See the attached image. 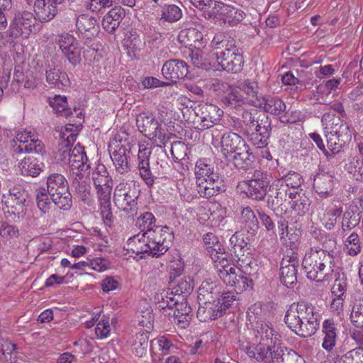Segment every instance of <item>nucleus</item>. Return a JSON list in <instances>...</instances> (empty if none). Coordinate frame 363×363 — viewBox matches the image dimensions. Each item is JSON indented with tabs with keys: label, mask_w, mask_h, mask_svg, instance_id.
Masks as SVG:
<instances>
[{
	"label": "nucleus",
	"mask_w": 363,
	"mask_h": 363,
	"mask_svg": "<svg viewBox=\"0 0 363 363\" xmlns=\"http://www.w3.org/2000/svg\"><path fill=\"white\" fill-rule=\"evenodd\" d=\"M57 5L50 0H35V12L40 21L48 22L57 14L58 11Z\"/></svg>",
	"instance_id": "bb28decb"
},
{
	"label": "nucleus",
	"mask_w": 363,
	"mask_h": 363,
	"mask_svg": "<svg viewBox=\"0 0 363 363\" xmlns=\"http://www.w3.org/2000/svg\"><path fill=\"white\" fill-rule=\"evenodd\" d=\"M299 262L296 257L287 256L282 259L280 267V280L286 287H293L297 283V268Z\"/></svg>",
	"instance_id": "f8f14e48"
},
{
	"label": "nucleus",
	"mask_w": 363,
	"mask_h": 363,
	"mask_svg": "<svg viewBox=\"0 0 363 363\" xmlns=\"http://www.w3.org/2000/svg\"><path fill=\"white\" fill-rule=\"evenodd\" d=\"M261 114L262 112L255 108L244 110L241 118H237V121L234 120L233 127L243 134H248L250 130H254L255 123L257 120L259 121Z\"/></svg>",
	"instance_id": "aec40b11"
},
{
	"label": "nucleus",
	"mask_w": 363,
	"mask_h": 363,
	"mask_svg": "<svg viewBox=\"0 0 363 363\" xmlns=\"http://www.w3.org/2000/svg\"><path fill=\"white\" fill-rule=\"evenodd\" d=\"M130 147L129 145L117 144L113 150H110L111 160L115 164L116 171L120 174L127 173L130 170L128 162Z\"/></svg>",
	"instance_id": "6ab92c4d"
},
{
	"label": "nucleus",
	"mask_w": 363,
	"mask_h": 363,
	"mask_svg": "<svg viewBox=\"0 0 363 363\" xmlns=\"http://www.w3.org/2000/svg\"><path fill=\"white\" fill-rule=\"evenodd\" d=\"M174 308L172 313L173 321L177 323L181 328H186L193 316L192 309L188 303L186 298H176L172 303V309Z\"/></svg>",
	"instance_id": "dca6fc26"
},
{
	"label": "nucleus",
	"mask_w": 363,
	"mask_h": 363,
	"mask_svg": "<svg viewBox=\"0 0 363 363\" xmlns=\"http://www.w3.org/2000/svg\"><path fill=\"white\" fill-rule=\"evenodd\" d=\"M46 81L52 87L62 89L69 84L67 73L57 67H50L45 72Z\"/></svg>",
	"instance_id": "c756f323"
},
{
	"label": "nucleus",
	"mask_w": 363,
	"mask_h": 363,
	"mask_svg": "<svg viewBox=\"0 0 363 363\" xmlns=\"http://www.w3.org/2000/svg\"><path fill=\"white\" fill-rule=\"evenodd\" d=\"M291 208L298 215L303 216L308 213L311 201L306 195V191H298L294 194L291 199Z\"/></svg>",
	"instance_id": "2f4dec72"
},
{
	"label": "nucleus",
	"mask_w": 363,
	"mask_h": 363,
	"mask_svg": "<svg viewBox=\"0 0 363 363\" xmlns=\"http://www.w3.org/2000/svg\"><path fill=\"white\" fill-rule=\"evenodd\" d=\"M148 239L145 233L144 232L142 238H140L139 235H135L133 238L128 240V245L130 247L133 253L136 255H140V258L144 257V255H151L153 257V252L155 250L152 247L148 242Z\"/></svg>",
	"instance_id": "b1692460"
},
{
	"label": "nucleus",
	"mask_w": 363,
	"mask_h": 363,
	"mask_svg": "<svg viewBox=\"0 0 363 363\" xmlns=\"http://www.w3.org/2000/svg\"><path fill=\"white\" fill-rule=\"evenodd\" d=\"M211 177L199 180L198 192L203 197L211 198L225 191V185L218 174Z\"/></svg>",
	"instance_id": "2eb2a0df"
},
{
	"label": "nucleus",
	"mask_w": 363,
	"mask_h": 363,
	"mask_svg": "<svg viewBox=\"0 0 363 363\" xmlns=\"http://www.w3.org/2000/svg\"><path fill=\"white\" fill-rule=\"evenodd\" d=\"M236 295L234 292L228 291L220 294L218 303V307L222 309V313H225L227 308L231 306L234 301H236Z\"/></svg>",
	"instance_id": "e2e57ef3"
},
{
	"label": "nucleus",
	"mask_w": 363,
	"mask_h": 363,
	"mask_svg": "<svg viewBox=\"0 0 363 363\" xmlns=\"http://www.w3.org/2000/svg\"><path fill=\"white\" fill-rule=\"evenodd\" d=\"M49 103L60 116L67 117L72 114L71 109L68 108L67 97L55 95L53 98H49Z\"/></svg>",
	"instance_id": "de8ad7c7"
},
{
	"label": "nucleus",
	"mask_w": 363,
	"mask_h": 363,
	"mask_svg": "<svg viewBox=\"0 0 363 363\" xmlns=\"http://www.w3.org/2000/svg\"><path fill=\"white\" fill-rule=\"evenodd\" d=\"M308 279L318 282L329 279L333 273V257L323 249L311 248L302 262Z\"/></svg>",
	"instance_id": "7ed1b4c3"
},
{
	"label": "nucleus",
	"mask_w": 363,
	"mask_h": 363,
	"mask_svg": "<svg viewBox=\"0 0 363 363\" xmlns=\"http://www.w3.org/2000/svg\"><path fill=\"white\" fill-rule=\"evenodd\" d=\"M100 213L104 224L107 226H111L114 221V216L111 210V201L100 203Z\"/></svg>",
	"instance_id": "0e129e2a"
},
{
	"label": "nucleus",
	"mask_w": 363,
	"mask_h": 363,
	"mask_svg": "<svg viewBox=\"0 0 363 363\" xmlns=\"http://www.w3.org/2000/svg\"><path fill=\"white\" fill-rule=\"evenodd\" d=\"M213 6L211 12L208 14L209 18H214L216 15L225 16V22L227 21V18L232 9V6L227 5L221 1H213Z\"/></svg>",
	"instance_id": "680f3d73"
},
{
	"label": "nucleus",
	"mask_w": 363,
	"mask_h": 363,
	"mask_svg": "<svg viewBox=\"0 0 363 363\" xmlns=\"http://www.w3.org/2000/svg\"><path fill=\"white\" fill-rule=\"evenodd\" d=\"M242 218L244 228L248 233L254 235L259 228L258 220L250 207H245L242 211Z\"/></svg>",
	"instance_id": "37998d69"
},
{
	"label": "nucleus",
	"mask_w": 363,
	"mask_h": 363,
	"mask_svg": "<svg viewBox=\"0 0 363 363\" xmlns=\"http://www.w3.org/2000/svg\"><path fill=\"white\" fill-rule=\"evenodd\" d=\"M40 26L32 12L28 11H17L11 21L7 32L9 41L12 42L20 36L28 38L32 33L40 30Z\"/></svg>",
	"instance_id": "39448f33"
},
{
	"label": "nucleus",
	"mask_w": 363,
	"mask_h": 363,
	"mask_svg": "<svg viewBox=\"0 0 363 363\" xmlns=\"http://www.w3.org/2000/svg\"><path fill=\"white\" fill-rule=\"evenodd\" d=\"M155 218L150 212H146L138 218L137 225L142 228V231L145 232L148 229L155 228L154 225Z\"/></svg>",
	"instance_id": "69168bd1"
},
{
	"label": "nucleus",
	"mask_w": 363,
	"mask_h": 363,
	"mask_svg": "<svg viewBox=\"0 0 363 363\" xmlns=\"http://www.w3.org/2000/svg\"><path fill=\"white\" fill-rule=\"evenodd\" d=\"M247 354L262 363H302L303 359L296 352L264 343L247 348Z\"/></svg>",
	"instance_id": "20e7f679"
},
{
	"label": "nucleus",
	"mask_w": 363,
	"mask_h": 363,
	"mask_svg": "<svg viewBox=\"0 0 363 363\" xmlns=\"http://www.w3.org/2000/svg\"><path fill=\"white\" fill-rule=\"evenodd\" d=\"M233 154V160L238 168L245 169L250 166L253 162V156L250 153V148L246 143Z\"/></svg>",
	"instance_id": "e433bc0d"
},
{
	"label": "nucleus",
	"mask_w": 363,
	"mask_h": 363,
	"mask_svg": "<svg viewBox=\"0 0 363 363\" xmlns=\"http://www.w3.org/2000/svg\"><path fill=\"white\" fill-rule=\"evenodd\" d=\"M67 164L72 171H77V176L84 177L89 174L90 164L88 163L84 148L80 146L74 147L72 150L71 156L67 159Z\"/></svg>",
	"instance_id": "4468645a"
},
{
	"label": "nucleus",
	"mask_w": 363,
	"mask_h": 363,
	"mask_svg": "<svg viewBox=\"0 0 363 363\" xmlns=\"http://www.w3.org/2000/svg\"><path fill=\"white\" fill-rule=\"evenodd\" d=\"M58 44L62 53L67 52L71 48L79 45V43L77 39L69 33L60 35Z\"/></svg>",
	"instance_id": "052dcab7"
},
{
	"label": "nucleus",
	"mask_w": 363,
	"mask_h": 363,
	"mask_svg": "<svg viewBox=\"0 0 363 363\" xmlns=\"http://www.w3.org/2000/svg\"><path fill=\"white\" fill-rule=\"evenodd\" d=\"M318 316L311 304L301 301L290 306L284 320L287 326L297 335L309 337L315 334L319 327Z\"/></svg>",
	"instance_id": "f03ea898"
},
{
	"label": "nucleus",
	"mask_w": 363,
	"mask_h": 363,
	"mask_svg": "<svg viewBox=\"0 0 363 363\" xmlns=\"http://www.w3.org/2000/svg\"><path fill=\"white\" fill-rule=\"evenodd\" d=\"M333 177L325 172L317 174L313 179V189L320 195L329 196L333 191Z\"/></svg>",
	"instance_id": "473e14b6"
},
{
	"label": "nucleus",
	"mask_w": 363,
	"mask_h": 363,
	"mask_svg": "<svg viewBox=\"0 0 363 363\" xmlns=\"http://www.w3.org/2000/svg\"><path fill=\"white\" fill-rule=\"evenodd\" d=\"M360 213L359 208L354 202L349 206L342 217V228L343 230H352L359 223L361 220Z\"/></svg>",
	"instance_id": "72a5a7b5"
},
{
	"label": "nucleus",
	"mask_w": 363,
	"mask_h": 363,
	"mask_svg": "<svg viewBox=\"0 0 363 363\" xmlns=\"http://www.w3.org/2000/svg\"><path fill=\"white\" fill-rule=\"evenodd\" d=\"M350 319L356 328H363V303L353 308Z\"/></svg>",
	"instance_id": "774afa93"
},
{
	"label": "nucleus",
	"mask_w": 363,
	"mask_h": 363,
	"mask_svg": "<svg viewBox=\"0 0 363 363\" xmlns=\"http://www.w3.org/2000/svg\"><path fill=\"white\" fill-rule=\"evenodd\" d=\"M238 272L240 273L239 277L235 281V290L238 294L239 292L246 290L247 288H252L253 280L252 278H249L247 276L244 274L240 269H238Z\"/></svg>",
	"instance_id": "338daca9"
},
{
	"label": "nucleus",
	"mask_w": 363,
	"mask_h": 363,
	"mask_svg": "<svg viewBox=\"0 0 363 363\" xmlns=\"http://www.w3.org/2000/svg\"><path fill=\"white\" fill-rule=\"evenodd\" d=\"M171 292L176 298H183V301L187 298L193 291V281L190 277H181L174 281L173 284H170Z\"/></svg>",
	"instance_id": "c85d7f7f"
},
{
	"label": "nucleus",
	"mask_w": 363,
	"mask_h": 363,
	"mask_svg": "<svg viewBox=\"0 0 363 363\" xmlns=\"http://www.w3.org/2000/svg\"><path fill=\"white\" fill-rule=\"evenodd\" d=\"M325 136L326 138L327 147L331 151V153L329 152V155H332L331 158L334 157L335 154L340 152L341 148L348 140L330 133H325Z\"/></svg>",
	"instance_id": "09e8293b"
},
{
	"label": "nucleus",
	"mask_w": 363,
	"mask_h": 363,
	"mask_svg": "<svg viewBox=\"0 0 363 363\" xmlns=\"http://www.w3.org/2000/svg\"><path fill=\"white\" fill-rule=\"evenodd\" d=\"M125 16V10L121 6L111 9L102 20V26L108 33H113Z\"/></svg>",
	"instance_id": "5701e85b"
},
{
	"label": "nucleus",
	"mask_w": 363,
	"mask_h": 363,
	"mask_svg": "<svg viewBox=\"0 0 363 363\" xmlns=\"http://www.w3.org/2000/svg\"><path fill=\"white\" fill-rule=\"evenodd\" d=\"M163 76L172 82L186 77L189 70L187 64L181 60H169L164 62L162 68Z\"/></svg>",
	"instance_id": "ddd939ff"
},
{
	"label": "nucleus",
	"mask_w": 363,
	"mask_h": 363,
	"mask_svg": "<svg viewBox=\"0 0 363 363\" xmlns=\"http://www.w3.org/2000/svg\"><path fill=\"white\" fill-rule=\"evenodd\" d=\"M79 177V179H75L72 182V186L75 189L77 194L83 200L86 201L90 195V186L85 181L82 179L83 177Z\"/></svg>",
	"instance_id": "bf43d9fd"
},
{
	"label": "nucleus",
	"mask_w": 363,
	"mask_h": 363,
	"mask_svg": "<svg viewBox=\"0 0 363 363\" xmlns=\"http://www.w3.org/2000/svg\"><path fill=\"white\" fill-rule=\"evenodd\" d=\"M342 121L341 116H336L335 114L326 113L322 118L321 122L325 128V133L334 132V128H336Z\"/></svg>",
	"instance_id": "4d7b16f0"
},
{
	"label": "nucleus",
	"mask_w": 363,
	"mask_h": 363,
	"mask_svg": "<svg viewBox=\"0 0 363 363\" xmlns=\"http://www.w3.org/2000/svg\"><path fill=\"white\" fill-rule=\"evenodd\" d=\"M174 300V296L166 291L156 293L155 295V303L160 310H165L166 308L172 310V303Z\"/></svg>",
	"instance_id": "603ef678"
},
{
	"label": "nucleus",
	"mask_w": 363,
	"mask_h": 363,
	"mask_svg": "<svg viewBox=\"0 0 363 363\" xmlns=\"http://www.w3.org/2000/svg\"><path fill=\"white\" fill-rule=\"evenodd\" d=\"M136 124L139 131L145 137L150 140L157 138L162 144L158 145L160 148L164 147L168 141L176 137L174 134L164 133L161 123L152 114L140 113L137 117Z\"/></svg>",
	"instance_id": "423d86ee"
},
{
	"label": "nucleus",
	"mask_w": 363,
	"mask_h": 363,
	"mask_svg": "<svg viewBox=\"0 0 363 363\" xmlns=\"http://www.w3.org/2000/svg\"><path fill=\"white\" fill-rule=\"evenodd\" d=\"M36 192L38 206L43 213L50 209L51 201L60 209L69 210L72 207L68 182L61 174H50L46 179V188L39 187Z\"/></svg>",
	"instance_id": "f257e3e1"
},
{
	"label": "nucleus",
	"mask_w": 363,
	"mask_h": 363,
	"mask_svg": "<svg viewBox=\"0 0 363 363\" xmlns=\"http://www.w3.org/2000/svg\"><path fill=\"white\" fill-rule=\"evenodd\" d=\"M254 127V130H250V132L257 133L259 135H263L264 137L270 136L272 130L271 121L264 113L259 116V121L257 120Z\"/></svg>",
	"instance_id": "3c124183"
},
{
	"label": "nucleus",
	"mask_w": 363,
	"mask_h": 363,
	"mask_svg": "<svg viewBox=\"0 0 363 363\" xmlns=\"http://www.w3.org/2000/svg\"><path fill=\"white\" fill-rule=\"evenodd\" d=\"M211 43L214 47V52L217 50H233V48H238L235 45L234 38L221 33L215 35Z\"/></svg>",
	"instance_id": "ea45409f"
},
{
	"label": "nucleus",
	"mask_w": 363,
	"mask_h": 363,
	"mask_svg": "<svg viewBox=\"0 0 363 363\" xmlns=\"http://www.w3.org/2000/svg\"><path fill=\"white\" fill-rule=\"evenodd\" d=\"M269 181L253 182L248 181V194L255 200H262L264 198Z\"/></svg>",
	"instance_id": "c03bdc74"
},
{
	"label": "nucleus",
	"mask_w": 363,
	"mask_h": 363,
	"mask_svg": "<svg viewBox=\"0 0 363 363\" xmlns=\"http://www.w3.org/2000/svg\"><path fill=\"white\" fill-rule=\"evenodd\" d=\"M264 111L273 115H279L286 110V105L282 100L277 97H267L261 99Z\"/></svg>",
	"instance_id": "a19ab883"
},
{
	"label": "nucleus",
	"mask_w": 363,
	"mask_h": 363,
	"mask_svg": "<svg viewBox=\"0 0 363 363\" xmlns=\"http://www.w3.org/2000/svg\"><path fill=\"white\" fill-rule=\"evenodd\" d=\"M140 175L148 186H152L156 177L152 174L149 160H138Z\"/></svg>",
	"instance_id": "5fc2aeb1"
},
{
	"label": "nucleus",
	"mask_w": 363,
	"mask_h": 363,
	"mask_svg": "<svg viewBox=\"0 0 363 363\" xmlns=\"http://www.w3.org/2000/svg\"><path fill=\"white\" fill-rule=\"evenodd\" d=\"M140 194V190L135 185L128 184H119L114 192L113 201L118 208L126 213L128 216H134L137 213V199Z\"/></svg>",
	"instance_id": "0eeeda50"
},
{
	"label": "nucleus",
	"mask_w": 363,
	"mask_h": 363,
	"mask_svg": "<svg viewBox=\"0 0 363 363\" xmlns=\"http://www.w3.org/2000/svg\"><path fill=\"white\" fill-rule=\"evenodd\" d=\"M182 16L181 9L174 4H164L162 9L161 20L169 23L178 21Z\"/></svg>",
	"instance_id": "49530a36"
},
{
	"label": "nucleus",
	"mask_w": 363,
	"mask_h": 363,
	"mask_svg": "<svg viewBox=\"0 0 363 363\" xmlns=\"http://www.w3.org/2000/svg\"><path fill=\"white\" fill-rule=\"evenodd\" d=\"M12 145L15 153H23V152L35 155L45 154L46 150L43 142L37 138L35 135L29 131L18 133L13 140Z\"/></svg>",
	"instance_id": "1a4fd4ad"
},
{
	"label": "nucleus",
	"mask_w": 363,
	"mask_h": 363,
	"mask_svg": "<svg viewBox=\"0 0 363 363\" xmlns=\"http://www.w3.org/2000/svg\"><path fill=\"white\" fill-rule=\"evenodd\" d=\"M171 144L170 152L173 159L175 161H182L185 160L188 154L187 145L182 141H169Z\"/></svg>",
	"instance_id": "864d4df0"
},
{
	"label": "nucleus",
	"mask_w": 363,
	"mask_h": 363,
	"mask_svg": "<svg viewBox=\"0 0 363 363\" xmlns=\"http://www.w3.org/2000/svg\"><path fill=\"white\" fill-rule=\"evenodd\" d=\"M178 39L185 47H192L200 50L203 46V35L194 28H189L180 31Z\"/></svg>",
	"instance_id": "4be33fe9"
},
{
	"label": "nucleus",
	"mask_w": 363,
	"mask_h": 363,
	"mask_svg": "<svg viewBox=\"0 0 363 363\" xmlns=\"http://www.w3.org/2000/svg\"><path fill=\"white\" fill-rule=\"evenodd\" d=\"M223 314L222 309L218 307L217 303H207L203 306L201 304L197 311V315L204 321L215 320Z\"/></svg>",
	"instance_id": "79ce46f5"
},
{
	"label": "nucleus",
	"mask_w": 363,
	"mask_h": 363,
	"mask_svg": "<svg viewBox=\"0 0 363 363\" xmlns=\"http://www.w3.org/2000/svg\"><path fill=\"white\" fill-rule=\"evenodd\" d=\"M131 346L132 351L136 356L142 357L145 355L150 346L149 333L147 332L137 333L134 336Z\"/></svg>",
	"instance_id": "58836bf2"
},
{
	"label": "nucleus",
	"mask_w": 363,
	"mask_h": 363,
	"mask_svg": "<svg viewBox=\"0 0 363 363\" xmlns=\"http://www.w3.org/2000/svg\"><path fill=\"white\" fill-rule=\"evenodd\" d=\"M280 179L293 193H296V191H303L300 187L303 182V179L300 174L295 172H289L286 175L280 178Z\"/></svg>",
	"instance_id": "8fccbe9b"
},
{
	"label": "nucleus",
	"mask_w": 363,
	"mask_h": 363,
	"mask_svg": "<svg viewBox=\"0 0 363 363\" xmlns=\"http://www.w3.org/2000/svg\"><path fill=\"white\" fill-rule=\"evenodd\" d=\"M239 88L251 97V102L255 106H262V102L261 96L259 95V86L257 82L245 79L240 84Z\"/></svg>",
	"instance_id": "4c0bfd02"
},
{
	"label": "nucleus",
	"mask_w": 363,
	"mask_h": 363,
	"mask_svg": "<svg viewBox=\"0 0 363 363\" xmlns=\"http://www.w3.org/2000/svg\"><path fill=\"white\" fill-rule=\"evenodd\" d=\"M223 111L213 104L200 106L193 123L194 128L204 130L213 126L222 116Z\"/></svg>",
	"instance_id": "9b49d317"
},
{
	"label": "nucleus",
	"mask_w": 363,
	"mask_h": 363,
	"mask_svg": "<svg viewBox=\"0 0 363 363\" xmlns=\"http://www.w3.org/2000/svg\"><path fill=\"white\" fill-rule=\"evenodd\" d=\"M60 136L63 143L62 147L60 150L61 160L67 163V159H69L72 150L69 148V145L75 141L77 134L72 132V128H66L60 133Z\"/></svg>",
	"instance_id": "c9c22d12"
},
{
	"label": "nucleus",
	"mask_w": 363,
	"mask_h": 363,
	"mask_svg": "<svg viewBox=\"0 0 363 363\" xmlns=\"http://www.w3.org/2000/svg\"><path fill=\"white\" fill-rule=\"evenodd\" d=\"M220 292L218 287L208 282H203L198 291V300L199 304L216 303Z\"/></svg>",
	"instance_id": "cd10ccee"
},
{
	"label": "nucleus",
	"mask_w": 363,
	"mask_h": 363,
	"mask_svg": "<svg viewBox=\"0 0 363 363\" xmlns=\"http://www.w3.org/2000/svg\"><path fill=\"white\" fill-rule=\"evenodd\" d=\"M238 269H239L235 267L222 269L221 271H218V275L226 285L233 286L235 285V281L240 276Z\"/></svg>",
	"instance_id": "13d9d810"
},
{
	"label": "nucleus",
	"mask_w": 363,
	"mask_h": 363,
	"mask_svg": "<svg viewBox=\"0 0 363 363\" xmlns=\"http://www.w3.org/2000/svg\"><path fill=\"white\" fill-rule=\"evenodd\" d=\"M213 55L222 69L228 72H239L244 64L242 53L239 48L230 50H217Z\"/></svg>",
	"instance_id": "9d476101"
},
{
	"label": "nucleus",
	"mask_w": 363,
	"mask_h": 363,
	"mask_svg": "<svg viewBox=\"0 0 363 363\" xmlns=\"http://www.w3.org/2000/svg\"><path fill=\"white\" fill-rule=\"evenodd\" d=\"M231 245L233 246V252L238 257V260H240V256H243L245 249L249 250L248 243L245 241L244 238L241 235H238L237 233L233 235L230 239Z\"/></svg>",
	"instance_id": "6e6d98bb"
},
{
	"label": "nucleus",
	"mask_w": 363,
	"mask_h": 363,
	"mask_svg": "<svg viewBox=\"0 0 363 363\" xmlns=\"http://www.w3.org/2000/svg\"><path fill=\"white\" fill-rule=\"evenodd\" d=\"M76 26L81 33L87 35H94L98 32L99 28L96 19L86 14H82L78 16Z\"/></svg>",
	"instance_id": "f704fd0d"
},
{
	"label": "nucleus",
	"mask_w": 363,
	"mask_h": 363,
	"mask_svg": "<svg viewBox=\"0 0 363 363\" xmlns=\"http://www.w3.org/2000/svg\"><path fill=\"white\" fill-rule=\"evenodd\" d=\"M25 157L18 164L19 169L23 176L35 177L40 174L44 167L43 156L45 154L33 155Z\"/></svg>",
	"instance_id": "f3484780"
},
{
	"label": "nucleus",
	"mask_w": 363,
	"mask_h": 363,
	"mask_svg": "<svg viewBox=\"0 0 363 363\" xmlns=\"http://www.w3.org/2000/svg\"><path fill=\"white\" fill-rule=\"evenodd\" d=\"M155 228L148 229L145 233L147 235L148 242L150 243L152 247L156 250L153 252V257H158L162 255H164L168 250V246L164 245L165 238L164 237L163 232L167 233L168 228L160 227L154 225Z\"/></svg>",
	"instance_id": "a211bd4d"
},
{
	"label": "nucleus",
	"mask_w": 363,
	"mask_h": 363,
	"mask_svg": "<svg viewBox=\"0 0 363 363\" xmlns=\"http://www.w3.org/2000/svg\"><path fill=\"white\" fill-rule=\"evenodd\" d=\"M345 167L347 172L356 177L357 179H363V160L358 155H351Z\"/></svg>",
	"instance_id": "a18cd8bd"
},
{
	"label": "nucleus",
	"mask_w": 363,
	"mask_h": 363,
	"mask_svg": "<svg viewBox=\"0 0 363 363\" xmlns=\"http://www.w3.org/2000/svg\"><path fill=\"white\" fill-rule=\"evenodd\" d=\"M245 143L244 139L238 134L231 131L225 133L220 139L221 152L227 157L232 155Z\"/></svg>",
	"instance_id": "412c9836"
},
{
	"label": "nucleus",
	"mask_w": 363,
	"mask_h": 363,
	"mask_svg": "<svg viewBox=\"0 0 363 363\" xmlns=\"http://www.w3.org/2000/svg\"><path fill=\"white\" fill-rule=\"evenodd\" d=\"M223 107L228 109L239 110L245 104V100L240 91L232 86L227 87L226 91L220 97Z\"/></svg>",
	"instance_id": "393cba45"
},
{
	"label": "nucleus",
	"mask_w": 363,
	"mask_h": 363,
	"mask_svg": "<svg viewBox=\"0 0 363 363\" xmlns=\"http://www.w3.org/2000/svg\"><path fill=\"white\" fill-rule=\"evenodd\" d=\"M28 199L26 191L21 186L11 188L2 197L3 210L9 216L23 218L26 212L25 203Z\"/></svg>",
	"instance_id": "6e6552de"
},
{
	"label": "nucleus",
	"mask_w": 363,
	"mask_h": 363,
	"mask_svg": "<svg viewBox=\"0 0 363 363\" xmlns=\"http://www.w3.org/2000/svg\"><path fill=\"white\" fill-rule=\"evenodd\" d=\"M269 191L270 196L274 199L273 203L275 202L278 206H281L288 199H291L294 194L290 191L280 179L272 182L269 188Z\"/></svg>",
	"instance_id": "a878e982"
},
{
	"label": "nucleus",
	"mask_w": 363,
	"mask_h": 363,
	"mask_svg": "<svg viewBox=\"0 0 363 363\" xmlns=\"http://www.w3.org/2000/svg\"><path fill=\"white\" fill-rule=\"evenodd\" d=\"M324 338L322 347L328 352L333 350L337 339V328L333 319H327L323 323Z\"/></svg>",
	"instance_id": "7c9ffc66"
}]
</instances>
